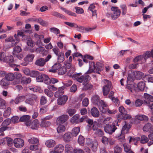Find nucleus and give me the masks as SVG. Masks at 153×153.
Returning <instances> with one entry per match:
<instances>
[{
  "mask_svg": "<svg viewBox=\"0 0 153 153\" xmlns=\"http://www.w3.org/2000/svg\"><path fill=\"white\" fill-rule=\"evenodd\" d=\"M103 69V65L101 63L97 62L95 65L94 62H89V69L85 74H89L93 72L100 74L99 71H101Z\"/></svg>",
  "mask_w": 153,
  "mask_h": 153,
  "instance_id": "obj_1",
  "label": "nucleus"
},
{
  "mask_svg": "<svg viewBox=\"0 0 153 153\" xmlns=\"http://www.w3.org/2000/svg\"><path fill=\"white\" fill-rule=\"evenodd\" d=\"M91 102L94 105L98 106L100 111L102 113L106 112L104 108L106 107V105L103 101L100 99L97 95H95L92 96L91 98Z\"/></svg>",
  "mask_w": 153,
  "mask_h": 153,
  "instance_id": "obj_2",
  "label": "nucleus"
},
{
  "mask_svg": "<svg viewBox=\"0 0 153 153\" xmlns=\"http://www.w3.org/2000/svg\"><path fill=\"white\" fill-rule=\"evenodd\" d=\"M82 74L81 73H76L73 74L72 78L73 79L76 80L77 82L81 83L87 82H89L90 79V77L88 75L85 76L81 75Z\"/></svg>",
  "mask_w": 153,
  "mask_h": 153,
  "instance_id": "obj_3",
  "label": "nucleus"
},
{
  "mask_svg": "<svg viewBox=\"0 0 153 153\" xmlns=\"http://www.w3.org/2000/svg\"><path fill=\"white\" fill-rule=\"evenodd\" d=\"M102 82L105 84L102 88L103 95L106 96L108 94L109 92L110 88L111 85V82L106 79L103 80Z\"/></svg>",
  "mask_w": 153,
  "mask_h": 153,
  "instance_id": "obj_4",
  "label": "nucleus"
},
{
  "mask_svg": "<svg viewBox=\"0 0 153 153\" xmlns=\"http://www.w3.org/2000/svg\"><path fill=\"white\" fill-rule=\"evenodd\" d=\"M111 10L113 12L111 15L112 19H116L120 16L121 11L117 7L112 6L111 8Z\"/></svg>",
  "mask_w": 153,
  "mask_h": 153,
  "instance_id": "obj_5",
  "label": "nucleus"
},
{
  "mask_svg": "<svg viewBox=\"0 0 153 153\" xmlns=\"http://www.w3.org/2000/svg\"><path fill=\"white\" fill-rule=\"evenodd\" d=\"M144 104L149 107L151 105V102H153V96L145 93L144 94Z\"/></svg>",
  "mask_w": 153,
  "mask_h": 153,
  "instance_id": "obj_6",
  "label": "nucleus"
},
{
  "mask_svg": "<svg viewBox=\"0 0 153 153\" xmlns=\"http://www.w3.org/2000/svg\"><path fill=\"white\" fill-rule=\"evenodd\" d=\"M69 118V117L68 115H62L57 118L56 123L57 125H61L65 122Z\"/></svg>",
  "mask_w": 153,
  "mask_h": 153,
  "instance_id": "obj_7",
  "label": "nucleus"
},
{
  "mask_svg": "<svg viewBox=\"0 0 153 153\" xmlns=\"http://www.w3.org/2000/svg\"><path fill=\"white\" fill-rule=\"evenodd\" d=\"M37 100V96L33 94H31L30 95L29 97L26 99L25 100L26 103L29 104L30 105H33L35 102H36Z\"/></svg>",
  "mask_w": 153,
  "mask_h": 153,
  "instance_id": "obj_8",
  "label": "nucleus"
},
{
  "mask_svg": "<svg viewBox=\"0 0 153 153\" xmlns=\"http://www.w3.org/2000/svg\"><path fill=\"white\" fill-rule=\"evenodd\" d=\"M13 143L15 147L17 148H20L24 145V141L21 138H17L14 139Z\"/></svg>",
  "mask_w": 153,
  "mask_h": 153,
  "instance_id": "obj_9",
  "label": "nucleus"
},
{
  "mask_svg": "<svg viewBox=\"0 0 153 153\" xmlns=\"http://www.w3.org/2000/svg\"><path fill=\"white\" fill-rule=\"evenodd\" d=\"M68 98V97L66 95L59 97L57 100V104L59 105H64L66 103Z\"/></svg>",
  "mask_w": 153,
  "mask_h": 153,
  "instance_id": "obj_10",
  "label": "nucleus"
},
{
  "mask_svg": "<svg viewBox=\"0 0 153 153\" xmlns=\"http://www.w3.org/2000/svg\"><path fill=\"white\" fill-rule=\"evenodd\" d=\"M117 129V127H114L112 125L107 124L104 128L105 131L108 134H111Z\"/></svg>",
  "mask_w": 153,
  "mask_h": 153,
  "instance_id": "obj_11",
  "label": "nucleus"
},
{
  "mask_svg": "<svg viewBox=\"0 0 153 153\" xmlns=\"http://www.w3.org/2000/svg\"><path fill=\"white\" fill-rule=\"evenodd\" d=\"M30 116L28 115H24L21 117L19 119V121L22 122H25V124L27 126L30 125Z\"/></svg>",
  "mask_w": 153,
  "mask_h": 153,
  "instance_id": "obj_12",
  "label": "nucleus"
},
{
  "mask_svg": "<svg viewBox=\"0 0 153 153\" xmlns=\"http://www.w3.org/2000/svg\"><path fill=\"white\" fill-rule=\"evenodd\" d=\"M5 60V61H3V62L8 63L10 66L13 67L16 66V65L13 63L14 59L12 56L10 55L8 56H6Z\"/></svg>",
  "mask_w": 153,
  "mask_h": 153,
  "instance_id": "obj_13",
  "label": "nucleus"
},
{
  "mask_svg": "<svg viewBox=\"0 0 153 153\" xmlns=\"http://www.w3.org/2000/svg\"><path fill=\"white\" fill-rule=\"evenodd\" d=\"M143 131L147 132L149 131L150 133L153 132V126L150 123L146 124L143 128Z\"/></svg>",
  "mask_w": 153,
  "mask_h": 153,
  "instance_id": "obj_14",
  "label": "nucleus"
},
{
  "mask_svg": "<svg viewBox=\"0 0 153 153\" xmlns=\"http://www.w3.org/2000/svg\"><path fill=\"white\" fill-rule=\"evenodd\" d=\"M64 149L63 146L62 144L56 145L54 148V150L52 151L53 153H60L62 152Z\"/></svg>",
  "mask_w": 153,
  "mask_h": 153,
  "instance_id": "obj_15",
  "label": "nucleus"
},
{
  "mask_svg": "<svg viewBox=\"0 0 153 153\" xmlns=\"http://www.w3.org/2000/svg\"><path fill=\"white\" fill-rule=\"evenodd\" d=\"M65 88L64 86H62L61 87L58 88V90L54 94V96L58 98L61 96L64 93L63 90Z\"/></svg>",
  "mask_w": 153,
  "mask_h": 153,
  "instance_id": "obj_16",
  "label": "nucleus"
},
{
  "mask_svg": "<svg viewBox=\"0 0 153 153\" xmlns=\"http://www.w3.org/2000/svg\"><path fill=\"white\" fill-rule=\"evenodd\" d=\"M72 134L70 132L65 133L63 136V139L65 142H68L72 140Z\"/></svg>",
  "mask_w": 153,
  "mask_h": 153,
  "instance_id": "obj_17",
  "label": "nucleus"
},
{
  "mask_svg": "<svg viewBox=\"0 0 153 153\" xmlns=\"http://www.w3.org/2000/svg\"><path fill=\"white\" fill-rule=\"evenodd\" d=\"M130 127V125L129 124V123H128L125 121V124L123 126L122 130L121 131V133H127Z\"/></svg>",
  "mask_w": 153,
  "mask_h": 153,
  "instance_id": "obj_18",
  "label": "nucleus"
},
{
  "mask_svg": "<svg viewBox=\"0 0 153 153\" xmlns=\"http://www.w3.org/2000/svg\"><path fill=\"white\" fill-rule=\"evenodd\" d=\"M90 113L92 116L95 117H98L99 115V112L95 107H93L91 109Z\"/></svg>",
  "mask_w": 153,
  "mask_h": 153,
  "instance_id": "obj_19",
  "label": "nucleus"
},
{
  "mask_svg": "<svg viewBox=\"0 0 153 153\" xmlns=\"http://www.w3.org/2000/svg\"><path fill=\"white\" fill-rule=\"evenodd\" d=\"M123 145L126 153H134L131 149V146L129 144L127 143H125Z\"/></svg>",
  "mask_w": 153,
  "mask_h": 153,
  "instance_id": "obj_20",
  "label": "nucleus"
},
{
  "mask_svg": "<svg viewBox=\"0 0 153 153\" xmlns=\"http://www.w3.org/2000/svg\"><path fill=\"white\" fill-rule=\"evenodd\" d=\"M35 64V65L37 66L40 67L43 66L45 64V60H44V58H40L38 59L36 61Z\"/></svg>",
  "mask_w": 153,
  "mask_h": 153,
  "instance_id": "obj_21",
  "label": "nucleus"
},
{
  "mask_svg": "<svg viewBox=\"0 0 153 153\" xmlns=\"http://www.w3.org/2000/svg\"><path fill=\"white\" fill-rule=\"evenodd\" d=\"M141 61V63H143L146 62L143 55H139L136 56L133 60L134 63Z\"/></svg>",
  "mask_w": 153,
  "mask_h": 153,
  "instance_id": "obj_22",
  "label": "nucleus"
},
{
  "mask_svg": "<svg viewBox=\"0 0 153 153\" xmlns=\"http://www.w3.org/2000/svg\"><path fill=\"white\" fill-rule=\"evenodd\" d=\"M126 88L131 92H133L134 91H136L137 88L136 84H128L126 86Z\"/></svg>",
  "mask_w": 153,
  "mask_h": 153,
  "instance_id": "obj_23",
  "label": "nucleus"
},
{
  "mask_svg": "<svg viewBox=\"0 0 153 153\" xmlns=\"http://www.w3.org/2000/svg\"><path fill=\"white\" fill-rule=\"evenodd\" d=\"M39 126V122L36 120H34L31 122L30 121V128L32 129H36Z\"/></svg>",
  "mask_w": 153,
  "mask_h": 153,
  "instance_id": "obj_24",
  "label": "nucleus"
},
{
  "mask_svg": "<svg viewBox=\"0 0 153 153\" xmlns=\"http://www.w3.org/2000/svg\"><path fill=\"white\" fill-rule=\"evenodd\" d=\"M51 123L50 121H47L44 119H42L40 124V126L42 127H47L50 126Z\"/></svg>",
  "mask_w": 153,
  "mask_h": 153,
  "instance_id": "obj_25",
  "label": "nucleus"
},
{
  "mask_svg": "<svg viewBox=\"0 0 153 153\" xmlns=\"http://www.w3.org/2000/svg\"><path fill=\"white\" fill-rule=\"evenodd\" d=\"M143 55L146 62V60L149 58L152 57L153 58V49L151 51L146 52Z\"/></svg>",
  "mask_w": 153,
  "mask_h": 153,
  "instance_id": "obj_26",
  "label": "nucleus"
},
{
  "mask_svg": "<svg viewBox=\"0 0 153 153\" xmlns=\"http://www.w3.org/2000/svg\"><path fill=\"white\" fill-rule=\"evenodd\" d=\"M27 71L28 73H26L27 74V75H29L31 77H36L40 73L38 71H32L30 72L28 70Z\"/></svg>",
  "mask_w": 153,
  "mask_h": 153,
  "instance_id": "obj_27",
  "label": "nucleus"
},
{
  "mask_svg": "<svg viewBox=\"0 0 153 153\" xmlns=\"http://www.w3.org/2000/svg\"><path fill=\"white\" fill-rule=\"evenodd\" d=\"M55 144V141L53 140H48L45 143L46 146L49 148L53 147Z\"/></svg>",
  "mask_w": 153,
  "mask_h": 153,
  "instance_id": "obj_28",
  "label": "nucleus"
},
{
  "mask_svg": "<svg viewBox=\"0 0 153 153\" xmlns=\"http://www.w3.org/2000/svg\"><path fill=\"white\" fill-rule=\"evenodd\" d=\"M57 56L58 57V61L59 62H62L64 60L65 56L64 53L62 52H59Z\"/></svg>",
  "mask_w": 153,
  "mask_h": 153,
  "instance_id": "obj_29",
  "label": "nucleus"
},
{
  "mask_svg": "<svg viewBox=\"0 0 153 153\" xmlns=\"http://www.w3.org/2000/svg\"><path fill=\"white\" fill-rule=\"evenodd\" d=\"M51 14L53 16H56L59 18L62 19H65V17L62 14H60L58 12L55 11H52L51 13Z\"/></svg>",
  "mask_w": 153,
  "mask_h": 153,
  "instance_id": "obj_30",
  "label": "nucleus"
},
{
  "mask_svg": "<svg viewBox=\"0 0 153 153\" xmlns=\"http://www.w3.org/2000/svg\"><path fill=\"white\" fill-rule=\"evenodd\" d=\"M65 153H72L73 149L70 145L67 144L65 146Z\"/></svg>",
  "mask_w": 153,
  "mask_h": 153,
  "instance_id": "obj_31",
  "label": "nucleus"
},
{
  "mask_svg": "<svg viewBox=\"0 0 153 153\" xmlns=\"http://www.w3.org/2000/svg\"><path fill=\"white\" fill-rule=\"evenodd\" d=\"M136 118L140 120H144L146 121L148 120V117L145 115H137L135 117Z\"/></svg>",
  "mask_w": 153,
  "mask_h": 153,
  "instance_id": "obj_32",
  "label": "nucleus"
},
{
  "mask_svg": "<svg viewBox=\"0 0 153 153\" xmlns=\"http://www.w3.org/2000/svg\"><path fill=\"white\" fill-rule=\"evenodd\" d=\"M83 85H84L83 89L85 90L91 89L93 88V85L91 84L88 83V82H83Z\"/></svg>",
  "mask_w": 153,
  "mask_h": 153,
  "instance_id": "obj_33",
  "label": "nucleus"
},
{
  "mask_svg": "<svg viewBox=\"0 0 153 153\" xmlns=\"http://www.w3.org/2000/svg\"><path fill=\"white\" fill-rule=\"evenodd\" d=\"M31 81V78L30 77H23L21 79V83L23 84H28Z\"/></svg>",
  "mask_w": 153,
  "mask_h": 153,
  "instance_id": "obj_34",
  "label": "nucleus"
},
{
  "mask_svg": "<svg viewBox=\"0 0 153 153\" xmlns=\"http://www.w3.org/2000/svg\"><path fill=\"white\" fill-rule=\"evenodd\" d=\"M80 128L79 127L74 128L72 131V135L75 137L80 132Z\"/></svg>",
  "mask_w": 153,
  "mask_h": 153,
  "instance_id": "obj_35",
  "label": "nucleus"
},
{
  "mask_svg": "<svg viewBox=\"0 0 153 153\" xmlns=\"http://www.w3.org/2000/svg\"><path fill=\"white\" fill-rule=\"evenodd\" d=\"M34 57V55L33 54H29L28 55L24 58V60L27 62H30L32 61Z\"/></svg>",
  "mask_w": 153,
  "mask_h": 153,
  "instance_id": "obj_36",
  "label": "nucleus"
},
{
  "mask_svg": "<svg viewBox=\"0 0 153 153\" xmlns=\"http://www.w3.org/2000/svg\"><path fill=\"white\" fill-rule=\"evenodd\" d=\"M137 86L140 90L143 91L145 87V83L144 82H140L138 83Z\"/></svg>",
  "mask_w": 153,
  "mask_h": 153,
  "instance_id": "obj_37",
  "label": "nucleus"
},
{
  "mask_svg": "<svg viewBox=\"0 0 153 153\" xmlns=\"http://www.w3.org/2000/svg\"><path fill=\"white\" fill-rule=\"evenodd\" d=\"M5 78L8 81H12L14 78V75L12 73H9L5 75Z\"/></svg>",
  "mask_w": 153,
  "mask_h": 153,
  "instance_id": "obj_38",
  "label": "nucleus"
},
{
  "mask_svg": "<svg viewBox=\"0 0 153 153\" xmlns=\"http://www.w3.org/2000/svg\"><path fill=\"white\" fill-rule=\"evenodd\" d=\"M60 9L62 10L63 11H64L68 15H71L73 16H76V15L75 13H73L71 11L68 10L66 9V8H63L62 7H61Z\"/></svg>",
  "mask_w": 153,
  "mask_h": 153,
  "instance_id": "obj_39",
  "label": "nucleus"
},
{
  "mask_svg": "<svg viewBox=\"0 0 153 153\" xmlns=\"http://www.w3.org/2000/svg\"><path fill=\"white\" fill-rule=\"evenodd\" d=\"M2 126L0 128V133H1L0 134V136H3L4 135V133L3 132L6 130H10L11 129V127H7V126Z\"/></svg>",
  "mask_w": 153,
  "mask_h": 153,
  "instance_id": "obj_40",
  "label": "nucleus"
},
{
  "mask_svg": "<svg viewBox=\"0 0 153 153\" xmlns=\"http://www.w3.org/2000/svg\"><path fill=\"white\" fill-rule=\"evenodd\" d=\"M28 142L32 144H39V140L35 137H32L28 140Z\"/></svg>",
  "mask_w": 153,
  "mask_h": 153,
  "instance_id": "obj_41",
  "label": "nucleus"
},
{
  "mask_svg": "<svg viewBox=\"0 0 153 153\" xmlns=\"http://www.w3.org/2000/svg\"><path fill=\"white\" fill-rule=\"evenodd\" d=\"M67 69L66 67L63 66L59 68L58 70V74L59 75H63L67 72Z\"/></svg>",
  "mask_w": 153,
  "mask_h": 153,
  "instance_id": "obj_42",
  "label": "nucleus"
},
{
  "mask_svg": "<svg viewBox=\"0 0 153 153\" xmlns=\"http://www.w3.org/2000/svg\"><path fill=\"white\" fill-rule=\"evenodd\" d=\"M45 76L44 74H41L40 73L36 77V81L38 82H42L44 81V78Z\"/></svg>",
  "mask_w": 153,
  "mask_h": 153,
  "instance_id": "obj_43",
  "label": "nucleus"
},
{
  "mask_svg": "<svg viewBox=\"0 0 153 153\" xmlns=\"http://www.w3.org/2000/svg\"><path fill=\"white\" fill-rule=\"evenodd\" d=\"M97 141L94 140L93 141V143L92 145H91L90 147H91V149L93 151L96 152L97 149Z\"/></svg>",
  "mask_w": 153,
  "mask_h": 153,
  "instance_id": "obj_44",
  "label": "nucleus"
},
{
  "mask_svg": "<svg viewBox=\"0 0 153 153\" xmlns=\"http://www.w3.org/2000/svg\"><path fill=\"white\" fill-rule=\"evenodd\" d=\"M149 138L146 135H143L140 139V143L142 144H144L148 142L149 140Z\"/></svg>",
  "mask_w": 153,
  "mask_h": 153,
  "instance_id": "obj_45",
  "label": "nucleus"
},
{
  "mask_svg": "<svg viewBox=\"0 0 153 153\" xmlns=\"http://www.w3.org/2000/svg\"><path fill=\"white\" fill-rule=\"evenodd\" d=\"M79 116L78 114H76L73 116L72 119L71 120V122L74 123H78Z\"/></svg>",
  "mask_w": 153,
  "mask_h": 153,
  "instance_id": "obj_46",
  "label": "nucleus"
},
{
  "mask_svg": "<svg viewBox=\"0 0 153 153\" xmlns=\"http://www.w3.org/2000/svg\"><path fill=\"white\" fill-rule=\"evenodd\" d=\"M6 107L5 101L0 97V109H4Z\"/></svg>",
  "mask_w": 153,
  "mask_h": 153,
  "instance_id": "obj_47",
  "label": "nucleus"
},
{
  "mask_svg": "<svg viewBox=\"0 0 153 153\" xmlns=\"http://www.w3.org/2000/svg\"><path fill=\"white\" fill-rule=\"evenodd\" d=\"M77 29L76 30L79 32H81L82 33H84L86 32V30H88L87 28H86L85 27L82 26H78L77 27H76Z\"/></svg>",
  "mask_w": 153,
  "mask_h": 153,
  "instance_id": "obj_48",
  "label": "nucleus"
},
{
  "mask_svg": "<svg viewBox=\"0 0 153 153\" xmlns=\"http://www.w3.org/2000/svg\"><path fill=\"white\" fill-rule=\"evenodd\" d=\"M143 75V73L139 71H136L135 73V77L138 79H140Z\"/></svg>",
  "mask_w": 153,
  "mask_h": 153,
  "instance_id": "obj_49",
  "label": "nucleus"
},
{
  "mask_svg": "<svg viewBox=\"0 0 153 153\" xmlns=\"http://www.w3.org/2000/svg\"><path fill=\"white\" fill-rule=\"evenodd\" d=\"M11 114V108L10 107L7 108V110L5 111L4 113L3 116L4 117H8Z\"/></svg>",
  "mask_w": 153,
  "mask_h": 153,
  "instance_id": "obj_50",
  "label": "nucleus"
},
{
  "mask_svg": "<svg viewBox=\"0 0 153 153\" xmlns=\"http://www.w3.org/2000/svg\"><path fill=\"white\" fill-rule=\"evenodd\" d=\"M120 6L122 9V14L123 15H125L127 13V7L126 5L122 4Z\"/></svg>",
  "mask_w": 153,
  "mask_h": 153,
  "instance_id": "obj_51",
  "label": "nucleus"
},
{
  "mask_svg": "<svg viewBox=\"0 0 153 153\" xmlns=\"http://www.w3.org/2000/svg\"><path fill=\"white\" fill-rule=\"evenodd\" d=\"M148 136L150 141L148 143V145L149 146H150L153 144V133L150 134Z\"/></svg>",
  "mask_w": 153,
  "mask_h": 153,
  "instance_id": "obj_52",
  "label": "nucleus"
},
{
  "mask_svg": "<svg viewBox=\"0 0 153 153\" xmlns=\"http://www.w3.org/2000/svg\"><path fill=\"white\" fill-rule=\"evenodd\" d=\"M47 102L46 97L44 96H42L40 99V103L41 105H44Z\"/></svg>",
  "mask_w": 153,
  "mask_h": 153,
  "instance_id": "obj_53",
  "label": "nucleus"
},
{
  "mask_svg": "<svg viewBox=\"0 0 153 153\" xmlns=\"http://www.w3.org/2000/svg\"><path fill=\"white\" fill-rule=\"evenodd\" d=\"M11 123V120L10 119H7L5 120L2 123L1 126H7L9 125Z\"/></svg>",
  "mask_w": 153,
  "mask_h": 153,
  "instance_id": "obj_54",
  "label": "nucleus"
},
{
  "mask_svg": "<svg viewBox=\"0 0 153 153\" xmlns=\"http://www.w3.org/2000/svg\"><path fill=\"white\" fill-rule=\"evenodd\" d=\"M78 142L80 145H83L85 142V140L84 137L81 135L79 136L78 139Z\"/></svg>",
  "mask_w": 153,
  "mask_h": 153,
  "instance_id": "obj_55",
  "label": "nucleus"
},
{
  "mask_svg": "<svg viewBox=\"0 0 153 153\" xmlns=\"http://www.w3.org/2000/svg\"><path fill=\"white\" fill-rule=\"evenodd\" d=\"M44 79V82L45 84L48 85L51 82V79L47 75L45 74Z\"/></svg>",
  "mask_w": 153,
  "mask_h": 153,
  "instance_id": "obj_56",
  "label": "nucleus"
},
{
  "mask_svg": "<svg viewBox=\"0 0 153 153\" xmlns=\"http://www.w3.org/2000/svg\"><path fill=\"white\" fill-rule=\"evenodd\" d=\"M98 126L97 122H94V123L92 126H90V127L92 128V129L94 131H96L99 129L98 128Z\"/></svg>",
  "mask_w": 153,
  "mask_h": 153,
  "instance_id": "obj_57",
  "label": "nucleus"
},
{
  "mask_svg": "<svg viewBox=\"0 0 153 153\" xmlns=\"http://www.w3.org/2000/svg\"><path fill=\"white\" fill-rule=\"evenodd\" d=\"M65 130V127L62 125L59 126L57 128V131L58 133H61L64 132Z\"/></svg>",
  "mask_w": 153,
  "mask_h": 153,
  "instance_id": "obj_58",
  "label": "nucleus"
},
{
  "mask_svg": "<svg viewBox=\"0 0 153 153\" xmlns=\"http://www.w3.org/2000/svg\"><path fill=\"white\" fill-rule=\"evenodd\" d=\"M122 152V148L117 146H116L114 147V153H121Z\"/></svg>",
  "mask_w": 153,
  "mask_h": 153,
  "instance_id": "obj_59",
  "label": "nucleus"
},
{
  "mask_svg": "<svg viewBox=\"0 0 153 153\" xmlns=\"http://www.w3.org/2000/svg\"><path fill=\"white\" fill-rule=\"evenodd\" d=\"M22 49L19 46H17L14 48L13 53H19L21 52Z\"/></svg>",
  "mask_w": 153,
  "mask_h": 153,
  "instance_id": "obj_60",
  "label": "nucleus"
},
{
  "mask_svg": "<svg viewBox=\"0 0 153 153\" xmlns=\"http://www.w3.org/2000/svg\"><path fill=\"white\" fill-rule=\"evenodd\" d=\"M50 30L51 32H53L56 34L60 33L59 30L56 27H53L50 28Z\"/></svg>",
  "mask_w": 153,
  "mask_h": 153,
  "instance_id": "obj_61",
  "label": "nucleus"
},
{
  "mask_svg": "<svg viewBox=\"0 0 153 153\" xmlns=\"http://www.w3.org/2000/svg\"><path fill=\"white\" fill-rule=\"evenodd\" d=\"M44 93L48 97H51L53 94V93L52 91L47 89L45 90Z\"/></svg>",
  "mask_w": 153,
  "mask_h": 153,
  "instance_id": "obj_62",
  "label": "nucleus"
},
{
  "mask_svg": "<svg viewBox=\"0 0 153 153\" xmlns=\"http://www.w3.org/2000/svg\"><path fill=\"white\" fill-rule=\"evenodd\" d=\"M19 117L17 116H13L11 119L12 122L13 123H18L19 121Z\"/></svg>",
  "mask_w": 153,
  "mask_h": 153,
  "instance_id": "obj_63",
  "label": "nucleus"
},
{
  "mask_svg": "<svg viewBox=\"0 0 153 153\" xmlns=\"http://www.w3.org/2000/svg\"><path fill=\"white\" fill-rule=\"evenodd\" d=\"M143 104V101L139 99H137L135 102V105L137 107L141 106Z\"/></svg>",
  "mask_w": 153,
  "mask_h": 153,
  "instance_id": "obj_64",
  "label": "nucleus"
}]
</instances>
